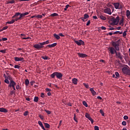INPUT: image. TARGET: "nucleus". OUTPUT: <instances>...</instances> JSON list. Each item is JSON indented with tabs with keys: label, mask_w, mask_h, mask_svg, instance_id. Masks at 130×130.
Here are the masks:
<instances>
[{
	"label": "nucleus",
	"mask_w": 130,
	"mask_h": 130,
	"mask_svg": "<svg viewBox=\"0 0 130 130\" xmlns=\"http://www.w3.org/2000/svg\"><path fill=\"white\" fill-rule=\"evenodd\" d=\"M24 83H25L26 86H29V80L26 79V80L24 81Z\"/></svg>",
	"instance_id": "4be33fe9"
},
{
	"label": "nucleus",
	"mask_w": 130,
	"mask_h": 130,
	"mask_svg": "<svg viewBox=\"0 0 130 130\" xmlns=\"http://www.w3.org/2000/svg\"><path fill=\"white\" fill-rule=\"evenodd\" d=\"M88 120L91 121V124H93L94 123V120H93V119L90 116Z\"/></svg>",
	"instance_id": "f704fd0d"
},
{
	"label": "nucleus",
	"mask_w": 130,
	"mask_h": 130,
	"mask_svg": "<svg viewBox=\"0 0 130 130\" xmlns=\"http://www.w3.org/2000/svg\"><path fill=\"white\" fill-rule=\"evenodd\" d=\"M80 19L82 20V21H83V22H85L86 21V20H85L86 19H85L84 18V17H81V18Z\"/></svg>",
	"instance_id": "680f3d73"
},
{
	"label": "nucleus",
	"mask_w": 130,
	"mask_h": 130,
	"mask_svg": "<svg viewBox=\"0 0 130 130\" xmlns=\"http://www.w3.org/2000/svg\"><path fill=\"white\" fill-rule=\"evenodd\" d=\"M58 14H56V13H53V14H52L51 15V16L52 17H56V16H58Z\"/></svg>",
	"instance_id": "72a5a7b5"
},
{
	"label": "nucleus",
	"mask_w": 130,
	"mask_h": 130,
	"mask_svg": "<svg viewBox=\"0 0 130 130\" xmlns=\"http://www.w3.org/2000/svg\"><path fill=\"white\" fill-rule=\"evenodd\" d=\"M42 58L45 60H47L48 58V57L47 56H42Z\"/></svg>",
	"instance_id": "a18cd8bd"
},
{
	"label": "nucleus",
	"mask_w": 130,
	"mask_h": 130,
	"mask_svg": "<svg viewBox=\"0 0 130 130\" xmlns=\"http://www.w3.org/2000/svg\"><path fill=\"white\" fill-rule=\"evenodd\" d=\"M8 80L9 79H8L7 78H5V82L6 84H10V82H9V81Z\"/></svg>",
	"instance_id": "2f4dec72"
},
{
	"label": "nucleus",
	"mask_w": 130,
	"mask_h": 130,
	"mask_svg": "<svg viewBox=\"0 0 130 130\" xmlns=\"http://www.w3.org/2000/svg\"><path fill=\"white\" fill-rule=\"evenodd\" d=\"M38 123L39 124V125L41 126L43 124L42 122L41 121H39Z\"/></svg>",
	"instance_id": "bf43d9fd"
},
{
	"label": "nucleus",
	"mask_w": 130,
	"mask_h": 130,
	"mask_svg": "<svg viewBox=\"0 0 130 130\" xmlns=\"http://www.w3.org/2000/svg\"><path fill=\"white\" fill-rule=\"evenodd\" d=\"M110 21H112L114 25H117L119 22V16H117L116 18L115 17L112 16V18H110Z\"/></svg>",
	"instance_id": "7ed1b4c3"
},
{
	"label": "nucleus",
	"mask_w": 130,
	"mask_h": 130,
	"mask_svg": "<svg viewBox=\"0 0 130 130\" xmlns=\"http://www.w3.org/2000/svg\"><path fill=\"white\" fill-rule=\"evenodd\" d=\"M8 27L7 26H5V27H4L3 28V30H5L7 29H8Z\"/></svg>",
	"instance_id": "69168bd1"
},
{
	"label": "nucleus",
	"mask_w": 130,
	"mask_h": 130,
	"mask_svg": "<svg viewBox=\"0 0 130 130\" xmlns=\"http://www.w3.org/2000/svg\"><path fill=\"white\" fill-rule=\"evenodd\" d=\"M59 37L61 36V37H64L65 36L63 35L62 33H59Z\"/></svg>",
	"instance_id": "e2e57ef3"
},
{
	"label": "nucleus",
	"mask_w": 130,
	"mask_h": 130,
	"mask_svg": "<svg viewBox=\"0 0 130 130\" xmlns=\"http://www.w3.org/2000/svg\"><path fill=\"white\" fill-rule=\"evenodd\" d=\"M127 32V29H126V30H125L123 32H122L123 34V37L124 38H126V32Z\"/></svg>",
	"instance_id": "cd10ccee"
},
{
	"label": "nucleus",
	"mask_w": 130,
	"mask_h": 130,
	"mask_svg": "<svg viewBox=\"0 0 130 130\" xmlns=\"http://www.w3.org/2000/svg\"><path fill=\"white\" fill-rule=\"evenodd\" d=\"M100 18L103 20L104 21H105L107 19L106 17L102 15H100Z\"/></svg>",
	"instance_id": "5701e85b"
},
{
	"label": "nucleus",
	"mask_w": 130,
	"mask_h": 130,
	"mask_svg": "<svg viewBox=\"0 0 130 130\" xmlns=\"http://www.w3.org/2000/svg\"><path fill=\"white\" fill-rule=\"evenodd\" d=\"M0 112L3 113H8V110L2 107V108H0Z\"/></svg>",
	"instance_id": "f3484780"
},
{
	"label": "nucleus",
	"mask_w": 130,
	"mask_h": 130,
	"mask_svg": "<svg viewBox=\"0 0 130 130\" xmlns=\"http://www.w3.org/2000/svg\"><path fill=\"white\" fill-rule=\"evenodd\" d=\"M42 17H43L42 15H36V18L41 19V18H42Z\"/></svg>",
	"instance_id": "49530a36"
},
{
	"label": "nucleus",
	"mask_w": 130,
	"mask_h": 130,
	"mask_svg": "<svg viewBox=\"0 0 130 130\" xmlns=\"http://www.w3.org/2000/svg\"><path fill=\"white\" fill-rule=\"evenodd\" d=\"M41 96L42 97V98H44V97H45L44 93H42L41 95Z\"/></svg>",
	"instance_id": "338daca9"
},
{
	"label": "nucleus",
	"mask_w": 130,
	"mask_h": 130,
	"mask_svg": "<svg viewBox=\"0 0 130 130\" xmlns=\"http://www.w3.org/2000/svg\"><path fill=\"white\" fill-rule=\"evenodd\" d=\"M84 86V87H85L86 88H89V85L88 84H86L85 83H83V84Z\"/></svg>",
	"instance_id": "09e8293b"
},
{
	"label": "nucleus",
	"mask_w": 130,
	"mask_h": 130,
	"mask_svg": "<svg viewBox=\"0 0 130 130\" xmlns=\"http://www.w3.org/2000/svg\"><path fill=\"white\" fill-rule=\"evenodd\" d=\"M121 71L123 74L127 75H130V69H128V67H124L121 69Z\"/></svg>",
	"instance_id": "20e7f679"
},
{
	"label": "nucleus",
	"mask_w": 130,
	"mask_h": 130,
	"mask_svg": "<svg viewBox=\"0 0 130 130\" xmlns=\"http://www.w3.org/2000/svg\"><path fill=\"white\" fill-rule=\"evenodd\" d=\"M107 6L109 8H111V9L113 8V6H112V5L110 3H108V4H107Z\"/></svg>",
	"instance_id": "a878e982"
},
{
	"label": "nucleus",
	"mask_w": 130,
	"mask_h": 130,
	"mask_svg": "<svg viewBox=\"0 0 130 130\" xmlns=\"http://www.w3.org/2000/svg\"><path fill=\"white\" fill-rule=\"evenodd\" d=\"M61 122H62V120L59 121V126H58V127H57L58 128H60V126L61 125Z\"/></svg>",
	"instance_id": "13d9d810"
},
{
	"label": "nucleus",
	"mask_w": 130,
	"mask_h": 130,
	"mask_svg": "<svg viewBox=\"0 0 130 130\" xmlns=\"http://www.w3.org/2000/svg\"><path fill=\"white\" fill-rule=\"evenodd\" d=\"M90 23H91V21H90V20H89L88 21L87 24H86V25H87V26L90 25Z\"/></svg>",
	"instance_id": "4d7b16f0"
},
{
	"label": "nucleus",
	"mask_w": 130,
	"mask_h": 130,
	"mask_svg": "<svg viewBox=\"0 0 130 130\" xmlns=\"http://www.w3.org/2000/svg\"><path fill=\"white\" fill-rule=\"evenodd\" d=\"M108 50L110 51V53L111 54H115L116 50L114 47H109Z\"/></svg>",
	"instance_id": "9b49d317"
},
{
	"label": "nucleus",
	"mask_w": 130,
	"mask_h": 130,
	"mask_svg": "<svg viewBox=\"0 0 130 130\" xmlns=\"http://www.w3.org/2000/svg\"><path fill=\"white\" fill-rule=\"evenodd\" d=\"M72 81V83L74 84L77 85L78 84V79H77V78H73Z\"/></svg>",
	"instance_id": "dca6fc26"
},
{
	"label": "nucleus",
	"mask_w": 130,
	"mask_h": 130,
	"mask_svg": "<svg viewBox=\"0 0 130 130\" xmlns=\"http://www.w3.org/2000/svg\"><path fill=\"white\" fill-rule=\"evenodd\" d=\"M28 113H29V112H28V111H25V112L23 113V115H24V116H26L28 115Z\"/></svg>",
	"instance_id": "a19ab883"
},
{
	"label": "nucleus",
	"mask_w": 130,
	"mask_h": 130,
	"mask_svg": "<svg viewBox=\"0 0 130 130\" xmlns=\"http://www.w3.org/2000/svg\"><path fill=\"white\" fill-rule=\"evenodd\" d=\"M70 6L69 4L67 5V6H66V8H64V11H67V9L69 8Z\"/></svg>",
	"instance_id": "de8ad7c7"
},
{
	"label": "nucleus",
	"mask_w": 130,
	"mask_h": 130,
	"mask_svg": "<svg viewBox=\"0 0 130 130\" xmlns=\"http://www.w3.org/2000/svg\"><path fill=\"white\" fill-rule=\"evenodd\" d=\"M53 36L57 40H59L60 39L59 35H57L56 34H54Z\"/></svg>",
	"instance_id": "6ab92c4d"
},
{
	"label": "nucleus",
	"mask_w": 130,
	"mask_h": 130,
	"mask_svg": "<svg viewBox=\"0 0 130 130\" xmlns=\"http://www.w3.org/2000/svg\"><path fill=\"white\" fill-rule=\"evenodd\" d=\"M6 50L5 49V50H1L0 52H2V53H6Z\"/></svg>",
	"instance_id": "6e6d98bb"
},
{
	"label": "nucleus",
	"mask_w": 130,
	"mask_h": 130,
	"mask_svg": "<svg viewBox=\"0 0 130 130\" xmlns=\"http://www.w3.org/2000/svg\"><path fill=\"white\" fill-rule=\"evenodd\" d=\"M34 47L37 50H40L44 47V46L42 45V43H39L38 44H36L34 45Z\"/></svg>",
	"instance_id": "423d86ee"
},
{
	"label": "nucleus",
	"mask_w": 130,
	"mask_h": 130,
	"mask_svg": "<svg viewBox=\"0 0 130 130\" xmlns=\"http://www.w3.org/2000/svg\"><path fill=\"white\" fill-rule=\"evenodd\" d=\"M7 78H8V80H9L10 81V82H11V81L13 80V78H12V77L10 76H8V77H7Z\"/></svg>",
	"instance_id": "37998d69"
},
{
	"label": "nucleus",
	"mask_w": 130,
	"mask_h": 130,
	"mask_svg": "<svg viewBox=\"0 0 130 130\" xmlns=\"http://www.w3.org/2000/svg\"><path fill=\"white\" fill-rule=\"evenodd\" d=\"M45 90L47 91V92H51V89H50V88H46L45 89Z\"/></svg>",
	"instance_id": "5fc2aeb1"
},
{
	"label": "nucleus",
	"mask_w": 130,
	"mask_h": 130,
	"mask_svg": "<svg viewBox=\"0 0 130 130\" xmlns=\"http://www.w3.org/2000/svg\"><path fill=\"white\" fill-rule=\"evenodd\" d=\"M39 117L40 118V119L42 120H44V117L43 116V115L39 114Z\"/></svg>",
	"instance_id": "79ce46f5"
},
{
	"label": "nucleus",
	"mask_w": 130,
	"mask_h": 130,
	"mask_svg": "<svg viewBox=\"0 0 130 130\" xmlns=\"http://www.w3.org/2000/svg\"><path fill=\"white\" fill-rule=\"evenodd\" d=\"M123 119H124V120H127V119H128V117L127 115H124Z\"/></svg>",
	"instance_id": "8fccbe9b"
},
{
	"label": "nucleus",
	"mask_w": 130,
	"mask_h": 130,
	"mask_svg": "<svg viewBox=\"0 0 130 130\" xmlns=\"http://www.w3.org/2000/svg\"><path fill=\"white\" fill-rule=\"evenodd\" d=\"M115 75H116V76L117 77H119V73L117 72L115 73Z\"/></svg>",
	"instance_id": "052dcab7"
},
{
	"label": "nucleus",
	"mask_w": 130,
	"mask_h": 130,
	"mask_svg": "<svg viewBox=\"0 0 130 130\" xmlns=\"http://www.w3.org/2000/svg\"><path fill=\"white\" fill-rule=\"evenodd\" d=\"M14 59H15V61H17V62H19V61H23V60H24V58H23V57H14Z\"/></svg>",
	"instance_id": "ddd939ff"
},
{
	"label": "nucleus",
	"mask_w": 130,
	"mask_h": 130,
	"mask_svg": "<svg viewBox=\"0 0 130 130\" xmlns=\"http://www.w3.org/2000/svg\"><path fill=\"white\" fill-rule=\"evenodd\" d=\"M57 44L56 43H53L52 44H49V45L46 46V48H47V47H49V48L54 47L57 46Z\"/></svg>",
	"instance_id": "2eb2a0df"
},
{
	"label": "nucleus",
	"mask_w": 130,
	"mask_h": 130,
	"mask_svg": "<svg viewBox=\"0 0 130 130\" xmlns=\"http://www.w3.org/2000/svg\"><path fill=\"white\" fill-rule=\"evenodd\" d=\"M119 34L120 35H121L123 34V32L122 31H114L113 34L114 35H116V34Z\"/></svg>",
	"instance_id": "393cba45"
},
{
	"label": "nucleus",
	"mask_w": 130,
	"mask_h": 130,
	"mask_svg": "<svg viewBox=\"0 0 130 130\" xmlns=\"http://www.w3.org/2000/svg\"><path fill=\"white\" fill-rule=\"evenodd\" d=\"M74 42L77 44L78 46H80L81 45L84 46L85 44V43L83 41H82V40H80L78 41L77 40H74Z\"/></svg>",
	"instance_id": "6e6552de"
},
{
	"label": "nucleus",
	"mask_w": 130,
	"mask_h": 130,
	"mask_svg": "<svg viewBox=\"0 0 130 130\" xmlns=\"http://www.w3.org/2000/svg\"><path fill=\"white\" fill-rule=\"evenodd\" d=\"M49 43H50V41L48 40V41H45V42H43L42 43V45L43 46H44L46 44H49Z\"/></svg>",
	"instance_id": "412c9836"
},
{
	"label": "nucleus",
	"mask_w": 130,
	"mask_h": 130,
	"mask_svg": "<svg viewBox=\"0 0 130 130\" xmlns=\"http://www.w3.org/2000/svg\"><path fill=\"white\" fill-rule=\"evenodd\" d=\"M45 112H46L48 114V115H50L51 114V111L49 110H47L45 109Z\"/></svg>",
	"instance_id": "e433bc0d"
},
{
	"label": "nucleus",
	"mask_w": 130,
	"mask_h": 130,
	"mask_svg": "<svg viewBox=\"0 0 130 130\" xmlns=\"http://www.w3.org/2000/svg\"><path fill=\"white\" fill-rule=\"evenodd\" d=\"M85 117H86L87 119H89V118L90 117V115L88 113H86L85 115Z\"/></svg>",
	"instance_id": "ea45409f"
},
{
	"label": "nucleus",
	"mask_w": 130,
	"mask_h": 130,
	"mask_svg": "<svg viewBox=\"0 0 130 130\" xmlns=\"http://www.w3.org/2000/svg\"><path fill=\"white\" fill-rule=\"evenodd\" d=\"M15 4V0H11V1L7 2V4Z\"/></svg>",
	"instance_id": "c85d7f7f"
},
{
	"label": "nucleus",
	"mask_w": 130,
	"mask_h": 130,
	"mask_svg": "<svg viewBox=\"0 0 130 130\" xmlns=\"http://www.w3.org/2000/svg\"><path fill=\"white\" fill-rule=\"evenodd\" d=\"M89 17V16L88 14H85L84 15V18L85 19L88 18Z\"/></svg>",
	"instance_id": "4c0bfd02"
},
{
	"label": "nucleus",
	"mask_w": 130,
	"mask_h": 130,
	"mask_svg": "<svg viewBox=\"0 0 130 130\" xmlns=\"http://www.w3.org/2000/svg\"><path fill=\"white\" fill-rule=\"evenodd\" d=\"M115 54L117 58L121 60L123 59V55H122V54L120 52H117V51H116Z\"/></svg>",
	"instance_id": "1a4fd4ad"
},
{
	"label": "nucleus",
	"mask_w": 130,
	"mask_h": 130,
	"mask_svg": "<svg viewBox=\"0 0 130 130\" xmlns=\"http://www.w3.org/2000/svg\"><path fill=\"white\" fill-rule=\"evenodd\" d=\"M15 22V19H12L11 21H7L6 23L8 24H12Z\"/></svg>",
	"instance_id": "bb28decb"
},
{
	"label": "nucleus",
	"mask_w": 130,
	"mask_h": 130,
	"mask_svg": "<svg viewBox=\"0 0 130 130\" xmlns=\"http://www.w3.org/2000/svg\"><path fill=\"white\" fill-rule=\"evenodd\" d=\"M123 21H124V18L123 17L121 18V19L120 20V22H119V24L120 25H121L122 26H123L124 24H123Z\"/></svg>",
	"instance_id": "aec40b11"
},
{
	"label": "nucleus",
	"mask_w": 130,
	"mask_h": 130,
	"mask_svg": "<svg viewBox=\"0 0 130 130\" xmlns=\"http://www.w3.org/2000/svg\"><path fill=\"white\" fill-rule=\"evenodd\" d=\"M16 90H20L21 89V87H20L19 85H16Z\"/></svg>",
	"instance_id": "3c124183"
},
{
	"label": "nucleus",
	"mask_w": 130,
	"mask_h": 130,
	"mask_svg": "<svg viewBox=\"0 0 130 130\" xmlns=\"http://www.w3.org/2000/svg\"><path fill=\"white\" fill-rule=\"evenodd\" d=\"M104 13L109 14V15H112V13L111 12V10L109 8H106L104 9Z\"/></svg>",
	"instance_id": "9d476101"
},
{
	"label": "nucleus",
	"mask_w": 130,
	"mask_h": 130,
	"mask_svg": "<svg viewBox=\"0 0 130 130\" xmlns=\"http://www.w3.org/2000/svg\"><path fill=\"white\" fill-rule=\"evenodd\" d=\"M55 76H56L57 79L61 80L63 75L61 73L56 72L51 75L52 78H54Z\"/></svg>",
	"instance_id": "f03ea898"
},
{
	"label": "nucleus",
	"mask_w": 130,
	"mask_h": 130,
	"mask_svg": "<svg viewBox=\"0 0 130 130\" xmlns=\"http://www.w3.org/2000/svg\"><path fill=\"white\" fill-rule=\"evenodd\" d=\"M30 12H26L25 13H23L22 14H21V12H16L15 13V14L13 16L12 18H15V17H17L19 16V15H20V17H18V18H16L15 20V21H18L19 20L22 19L23 17H25L26 15H27L29 14Z\"/></svg>",
	"instance_id": "f257e3e1"
},
{
	"label": "nucleus",
	"mask_w": 130,
	"mask_h": 130,
	"mask_svg": "<svg viewBox=\"0 0 130 130\" xmlns=\"http://www.w3.org/2000/svg\"><path fill=\"white\" fill-rule=\"evenodd\" d=\"M14 68H15V69H20L21 66H19V65H15V66H14Z\"/></svg>",
	"instance_id": "c03bdc74"
},
{
	"label": "nucleus",
	"mask_w": 130,
	"mask_h": 130,
	"mask_svg": "<svg viewBox=\"0 0 130 130\" xmlns=\"http://www.w3.org/2000/svg\"><path fill=\"white\" fill-rule=\"evenodd\" d=\"M101 29H102V30H106V29H107V28L105 27V26H102V27H101Z\"/></svg>",
	"instance_id": "774afa93"
},
{
	"label": "nucleus",
	"mask_w": 130,
	"mask_h": 130,
	"mask_svg": "<svg viewBox=\"0 0 130 130\" xmlns=\"http://www.w3.org/2000/svg\"><path fill=\"white\" fill-rule=\"evenodd\" d=\"M112 45L114 47L115 50L119 51L120 50L119 49V43L118 42H112Z\"/></svg>",
	"instance_id": "39448f33"
},
{
	"label": "nucleus",
	"mask_w": 130,
	"mask_h": 130,
	"mask_svg": "<svg viewBox=\"0 0 130 130\" xmlns=\"http://www.w3.org/2000/svg\"><path fill=\"white\" fill-rule=\"evenodd\" d=\"M94 130H99V127H98V126H94Z\"/></svg>",
	"instance_id": "0e129e2a"
},
{
	"label": "nucleus",
	"mask_w": 130,
	"mask_h": 130,
	"mask_svg": "<svg viewBox=\"0 0 130 130\" xmlns=\"http://www.w3.org/2000/svg\"><path fill=\"white\" fill-rule=\"evenodd\" d=\"M88 120L91 121V124H93L94 123V120H93V119L90 116Z\"/></svg>",
	"instance_id": "c9c22d12"
},
{
	"label": "nucleus",
	"mask_w": 130,
	"mask_h": 130,
	"mask_svg": "<svg viewBox=\"0 0 130 130\" xmlns=\"http://www.w3.org/2000/svg\"><path fill=\"white\" fill-rule=\"evenodd\" d=\"M100 113L101 114V115L103 116H105V113L104 112V111L101 109L100 110Z\"/></svg>",
	"instance_id": "473e14b6"
},
{
	"label": "nucleus",
	"mask_w": 130,
	"mask_h": 130,
	"mask_svg": "<svg viewBox=\"0 0 130 130\" xmlns=\"http://www.w3.org/2000/svg\"><path fill=\"white\" fill-rule=\"evenodd\" d=\"M126 15L127 17H128L130 16V11L127 10L126 12Z\"/></svg>",
	"instance_id": "7c9ffc66"
},
{
	"label": "nucleus",
	"mask_w": 130,
	"mask_h": 130,
	"mask_svg": "<svg viewBox=\"0 0 130 130\" xmlns=\"http://www.w3.org/2000/svg\"><path fill=\"white\" fill-rule=\"evenodd\" d=\"M45 126L47 128H49L50 127V125L48 123H44Z\"/></svg>",
	"instance_id": "b1692460"
},
{
	"label": "nucleus",
	"mask_w": 130,
	"mask_h": 130,
	"mask_svg": "<svg viewBox=\"0 0 130 130\" xmlns=\"http://www.w3.org/2000/svg\"><path fill=\"white\" fill-rule=\"evenodd\" d=\"M39 99L38 96H35V98H34V101L35 103H38V101H39Z\"/></svg>",
	"instance_id": "c756f323"
},
{
	"label": "nucleus",
	"mask_w": 130,
	"mask_h": 130,
	"mask_svg": "<svg viewBox=\"0 0 130 130\" xmlns=\"http://www.w3.org/2000/svg\"><path fill=\"white\" fill-rule=\"evenodd\" d=\"M112 5H114L115 9H121L123 8L121 5H120L119 3H112Z\"/></svg>",
	"instance_id": "0eeeda50"
},
{
	"label": "nucleus",
	"mask_w": 130,
	"mask_h": 130,
	"mask_svg": "<svg viewBox=\"0 0 130 130\" xmlns=\"http://www.w3.org/2000/svg\"><path fill=\"white\" fill-rule=\"evenodd\" d=\"M90 91L91 92V94H92L93 96H94L96 95V92L94 91L93 88H90Z\"/></svg>",
	"instance_id": "a211bd4d"
},
{
	"label": "nucleus",
	"mask_w": 130,
	"mask_h": 130,
	"mask_svg": "<svg viewBox=\"0 0 130 130\" xmlns=\"http://www.w3.org/2000/svg\"><path fill=\"white\" fill-rule=\"evenodd\" d=\"M76 114H74V121H75L76 122H78V120L76 118Z\"/></svg>",
	"instance_id": "603ef678"
},
{
	"label": "nucleus",
	"mask_w": 130,
	"mask_h": 130,
	"mask_svg": "<svg viewBox=\"0 0 130 130\" xmlns=\"http://www.w3.org/2000/svg\"><path fill=\"white\" fill-rule=\"evenodd\" d=\"M77 55H78V56L80 58H85L87 57V55H86V54H84V53H81L80 52L77 53Z\"/></svg>",
	"instance_id": "f8f14e48"
},
{
	"label": "nucleus",
	"mask_w": 130,
	"mask_h": 130,
	"mask_svg": "<svg viewBox=\"0 0 130 130\" xmlns=\"http://www.w3.org/2000/svg\"><path fill=\"white\" fill-rule=\"evenodd\" d=\"M83 105H84V107H88V105L85 101H83L82 103Z\"/></svg>",
	"instance_id": "58836bf2"
},
{
	"label": "nucleus",
	"mask_w": 130,
	"mask_h": 130,
	"mask_svg": "<svg viewBox=\"0 0 130 130\" xmlns=\"http://www.w3.org/2000/svg\"><path fill=\"white\" fill-rule=\"evenodd\" d=\"M122 125H124V126L126 125V121H122Z\"/></svg>",
	"instance_id": "864d4df0"
},
{
	"label": "nucleus",
	"mask_w": 130,
	"mask_h": 130,
	"mask_svg": "<svg viewBox=\"0 0 130 130\" xmlns=\"http://www.w3.org/2000/svg\"><path fill=\"white\" fill-rule=\"evenodd\" d=\"M16 84H17V83L13 80L12 81L10 82V84L8 86V87H12L14 86H16Z\"/></svg>",
	"instance_id": "4468645a"
}]
</instances>
